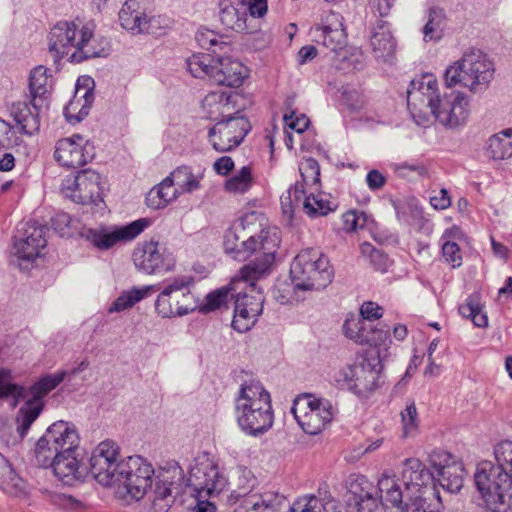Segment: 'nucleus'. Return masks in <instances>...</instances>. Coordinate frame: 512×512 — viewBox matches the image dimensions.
Wrapping results in <instances>:
<instances>
[{"instance_id":"nucleus-1","label":"nucleus","mask_w":512,"mask_h":512,"mask_svg":"<svg viewBox=\"0 0 512 512\" xmlns=\"http://www.w3.org/2000/svg\"><path fill=\"white\" fill-rule=\"evenodd\" d=\"M90 470L99 484L114 488L120 498L140 500L147 496L154 512H167L184 485V473L177 464L155 472L141 456L121 458L119 446L112 440L94 448Z\"/></svg>"},{"instance_id":"nucleus-2","label":"nucleus","mask_w":512,"mask_h":512,"mask_svg":"<svg viewBox=\"0 0 512 512\" xmlns=\"http://www.w3.org/2000/svg\"><path fill=\"white\" fill-rule=\"evenodd\" d=\"M254 220L255 216L251 214L234 222L226 231L223 241L225 252L237 261H245L257 254L255 260L241 268L234 277V281L249 282L252 291L255 290V281L270 271L281 242L278 228H264L256 233Z\"/></svg>"},{"instance_id":"nucleus-3","label":"nucleus","mask_w":512,"mask_h":512,"mask_svg":"<svg viewBox=\"0 0 512 512\" xmlns=\"http://www.w3.org/2000/svg\"><path fill=\"white\" fill-rule=\"evenodd\" d=\"M442 89L432 74L412 80L407 90L408 106L427 107L435 120L446 129H458L468 122L470 101L468 96L458 90Z\"/></svg>"},{"instance_id":"nucleus-4","label":"nucleus","mask_w":512,"mask_h":512,"mask_svg":"<svg viewBox=\"0 0 512 512\" xmlns=\"http://www.w3.org/2000/svg\"><path fill=\"white\" fill-rule=\"evenodd\" d=\"M402 478L392 471H384L377 487L365 476H356L346 494L347 512H376L380 506L398 508L401 512H417L411 502Z\"/></svg>"},{"instance_id":"nucleus-5","label":"nucleus","mask_w":512,"mask_h":512,"mask_svg":"<svg viewBox=\"0 0 512 512\" xmlns=\"http://www.w3.org/2000/svg\"><path fill=\"white\" fill-rule=\"evenodd\" d=\"M65 375V371L46 375L27 390L12 382L9 370L0 369V405L7 402L11 408H15L20 400L26 399L17 417L20 438H24L32 423L40 415L43 409L42 398L55 389L64 380Z\"/></svg>"},{"instance_id":"nucleus-6","label":"nucleus","mask_w":512,"mask_h":512,"mask_svg":"<svg viewBox=\"0 0 512 512\" xmlns=\"http://www.w3.org/2000/svg\"><path fill=\"white\" fill-rule=\"evenodd\" d=\"M234 403L237 423L247 435H262L272 427L274 414L271 397L260 381H244Z\"/></svg>"},{"instance_id":"nucleus-7","label":"nucleus","mask_w":512,"mask_h":512,"mask_svg":"<svg viewBox=\"0 0 512 512\" xmlns=\"http://www.w3.org/2000/svg\"><path fill=\"white\" fill-rule=\"evenodd\" d=\"M241 283L246 284V290L249 292L243 294L239 292L236 296L232 327L242 333L248 331L254 325L263 310L264 297L261 289L256 284L255 290L252 291L249 282L234 281L233 278L228 286L221 287L206 296V302L202 310L205 312L214 311L226 304L230 296H233L231 292L235 290L234 286Z\"/></svg>"},{"instance_id":"nucleus-8","label":"nucleus","mask_w":512,"mask_h":512,"mask_svg":"<svg viewBox=\"0 0 512 512\" xmlns=\"http://www.w3.org/2000/svg\"><path fill=\"white\" fill-rule=\"evenodd\" d=\"M494 77V66L486 54L477 49L466 51L444 72L447 87L461 85L473 93L484 91Z\"/></svg>"},{"instance_id":"nucleus-9","label":"nucleus","mask_w":512,"mask_h":512,"mask_svg":"<svg viewBox=\"0 0 512 512\" xmlns=\"http://www.w3.org/2000/svg\"><path fill=\"white\" fill-rule=\"evenodd\" d=\"M401 478L411 502L416 504L417 512H440L441 496L436 488L433 473L417 458L404 461Z\"/></svg>"},{"instance_id":"nucleus-10","label":"nucleus","mask_w":512,"mask_h":512,"mask_svg":"<svg viewBox=\"0 0 512 512\" xmlns=\"http://www.w3.org/2000/svg\"><path fill=\"white\" fill-rule=\"evenodd\" d=\"M290 277L295 290L319 291L333 280L334 270L326 255L320 250H301L290 266Z\"/></svg>"},{"instance_id":"nucleus-11","label":"nucleus","mask_w":512,"mask_h":512,"mask_svg":"<svg viewBox=\"0 0 512 512\" xmlns=\"http://www.w3.org/2000/svg\"><path fill=\"white\" fill-rule=\"evenodd\" d=\"M477 490L491 512L512 510V475L489 461L478 464L474 475Z\"/></svg>"},{"instance_id":"nucleus-12","label":"nucleus","mask_w":512,"mask_h":512,"mask_svg":"<svg viewBox=\"0 0 512 512\" xmlns=\"http://www.w3.org/2000/svg\"><path fill=\"white\" fill-rule=\"evenodd\" d=\"M379 356H360L352 364L339 369L333 379L340 389H346L357 396L365 395L378 387L382 370Z\"/></svg>"},{"instance_id":"nucleus-13","label":"nucleus","mask_w":512,"mask_h":512,"mask_svg":"<svg viewBox=\"0 0 512 512\" xmlns=\"http://www.w3.org/2000/svg\"><path fill=\"white\" fill-rule=\"evenodd\" d=\"M80 436L71 422L59 420L51 424L37 441L34 449L36 464L46 468L56 453H68L79 448Z\"/></svg>"},{"instance_id":"nucleus-14","label":"nucleus","mask_w":512,"mask_h":512,"mask_svg":"<svg viewBox=\"0 0 512 512\" xmlns=\"http://www.w3.org/2000/svg\"><path fill=\"white\" fill-rule=\"evenodd\" d=\"M194 277L178 276L167 284L158 295L155 302L157 313L163 318L184 316L198 307V299L190 291Z\"/></svg>"},{"instance_id":"nucleus-15","label":"nucleus","mask_w":512,"mask_h":512,"mask_svg":"<svg viewBox=\"0 0 512 512\" xmlns=\"http://www.w3.org/2000/svg\"><path fill=\"white\" fill-rule=\"evenodd\" d=\"M337 408L325 398L304 394L295 398L291 413L303 431L317 435L332 421Z\"/></svg>"},{"instance_id":"nucleus-16","label":"nucleus","mask_w":512,"mask_h":512,"mask_svg":"<svg viewBox=\"0 0 512 512\" xmlns=\"http://www.w3.org/2000/svg\"><path fill=\"white\" fill-rule=\"evenodd\" d=\"M46 231V226L38 225L36 222L28 221L19 225V235L15 236L13 250L21 270H28L34 260L41 255V251L47 245Z\"/></svg>"},{"instance_id":"nucleus-17","label":"nucleus","mask_w":512,"mask_h":512,"mask_svg":"<svg viewBox=\"0 0 512 512\" xmlns=\"http://www.w3.org/2000/svg\"><path fill=\"white\" fill-rule=\"evenodd\" d=\"M150 225V219L140 218L124 226L88 228L83 232V237L97 249L108 250L117 243L135 239Z\"/></svg>"},{"instance_id":"nucleus-18","label":"nucleus","mask_w":512,"mask_h":512,"mask_svg":"<svg viewBox=\"0 0 512 512\" xmlns=\"http://www.w3.org/2000/svg\"><path fill=\"white\" fill-rule=\"evenodd\" d=\"M228 481L218 465L207 454L195 459L190 470L189 484L198 497H213L224 490Z\"/></svg>"},{"instance_id":"nucleus-19","label":"nucleus","mask_w":512,"mask_h":512,"mask_svg":"<svg viewBox=\"0 0 512 512\" xmlns=\"http://www.w3.org/2000/svg\"><path fill=\"white\" fill-rule=\"evenodd\" d=\"M61 191L66 198L79 204L98 205L103 201L100 175L94 170L85 169L75 176H67L61 184Z\"/></svg>"},{"instance_id":"nucleus-20","label":"nucleus","mask_w":512,"mask_h":512,"mask_svg":"<svg viewBox=\"0 0 512 512\" xmlns=\"http://www.w3.org/2000/svg\"><path fill=\"white\" fill-rule=\"evenodd\" d=\"M132 259L136 268L146 274L171 271L176 263L173 253L164 244L154 240L138 243Z\"/></svg>"},{"instance_id":"nucleus-21","label":"nucleus","mask_w":512,"mask_h":512,"mask_svg":"<svg viewBox=\"0 0 512 512\" xmlns=\"http://www.w3.org/2000/svg\"><path fill=\"white\" fill-rule=\"evenodd\" d=\"M250 130L248 119L237 113L217 121L209 130V141L218 152H226L237 147Z\"/></svg>"},{"instance_id":"nucleus-22","label":"nucleus","mask_w":512,"mask_h":512,"mask_svg":"<svg viewBox=\"0 0 512 512\" xmlns=\"http://www.w3.org/2000/svg\"><path fill=\"white\" fill-rule=\"evenodd\" d=\"M429 463L437 472V481L443 490L453 494L462 489L465 469L452 454L440 449L433 450L429 454Z\"/></svg>"},{"instance_id":"nucleus-23","label":"nucleus","mask_w":512,"mask_h":512,"mask_svg":"<svg viewBox=\"0 0 512 512\" xmlns=\"http://www.w3.org/2000/svg\"><path fill=\"white\" fill-rule=\"evenodd\" d=\"M301 181H297L290 187L287 195L281 196V205L285 214L292 213V202L302 199L308 190H319L320 188V167L313 158L303 159L299 164Z\"/></svg>"},{"instance_id":"nucleus-24","label":"nucleus","mask_w":512,"mask_h":512,"mask_svg":"<svg viewBox=\"0 0 512 512\" xmlns=\"http://www.w3.org/2000/svg\"><path fill=\"white\" fill-rule=\"evenodd\" d=\"M93 157V147L81 135L63 138L56 143L54 158L61 166L77 168Z\"/></svg>"},{"instance_id":"nucleus-25","label":"nucleus","mask_w":512,"mask_h":512,"mask_svg":"<svg viewBox=\"0 0 512 512\" xmlns=\"http://www.w3.org/2000/svg\"><path fill=\"white\" fill-rule=\"evenodd\" d=\"M121 26L133 34H158L162 22L161 17L147 18L139 0H127L120 12Z\"/></svg>"},{"instance_id":"nucleus-26","label":"nucleus","mask_w":512,"mask_h":512,"mask_svg":"<svg viewBox=\"0 0 512 512\" xmlns=\"http://www.w3.org/2000/svg\"><path fill=\"white\" fill-rule=\"evenodd\" d=\"M109 52L110 41L102 35H96L89 25H84L79 29V39L70 54V62L81 63L92 58L107 57Z\"/></svg>"},{"instance_id":"nucleus-27","label":"nucleus","mask_w":512,"mask_h":512,"mask_svg":"<svg viewBox=\"0 0 512 512\" xmlns=\"http://www.w3.org/2000/svg\"><path fill=\"white\" fill-rule=\"evenodd\" d=\"M79 39V29L73 21H59L50 30L48 36L49 52L53 55L54 62L68 56L76 48Z\"/></svg>"},{"instance_id":"nucleus-28","label":"nucleus","mask_w":512,"mask_h":512,"mask_svg":"<svg viewBox=\"0 0 512 512\" xmlns=\"http://www.w3.org/2000/svg\"><path fill=\"white\" fill-rule=\"evenodd\" d=\"M317 41L333 52L342 50L347 44L343 17L332 10L322 14L321 23L316 27Z\"/></svg>"},{"instance_id":"nucleus-29","label":"nucleus","mask_w":512,"mask_h":512,"mask_svg":"<svg viewBox=\"0 0 512 512\" xmlns=\"http://www.w3.org/2000/svg\"><path fill=\"white\" fill-rule=\"evenodd\" d=\"M80 457L79 448L68 453H56L46 468H52L54 475L63 484L73 485L83 476L84 468Z\"/></svg>"},{"instance_id":"nucleus-30","label":"nucleus","mask_w":512,"mask_h":512,"mask_svg":"<svg viewBox=\"0 0 512 512\" xmlns=\"http://www.w3.org/2000/svg\"><path fill=\"white\" fill-rule=\"evenodd\" d=\"M211 81L227 87H239L248 75V70L240 61L231 57H218L213 62Z\"/></svg>"},{"instance_id":"nucleus-31","label":"nucleus","mask_w":512,"mask_h":512,"mask_svg":"<svg viewBox=\"0 0 512 512\" xmlns=\"http://www.w3.org/2000/svg\"><path fill=\"white\" fill-rule=\"evenodd\" d=\"M45 104L38 101H19L10 107V115L15 120L20 132L32 136L39 132L41 121L40 112Z\"/></svg>"},{"instance_id":"nucleus-32","label":"nucleus","mask_w":512,"mask_h":512,"mask_svg":"<svg viewBox=\"0 0 512 512\" xmlns=\"http://www.w3.org/2000/svg\"><path fill=\"white\" fill-rule=\"evenodd\" d=\"M219 19L227 29L239 33L246 32L247 0H219Z\"/></svg>"},{"instance_id":"nucleus-33","label":"nucleus","mask_w":512,"mask_h":512,"mask_svg":"<svg viewBox=\"0 0 512 512\" xmlns=\"http://www.w3.org/2000/svg\"><path fill=\"white\" fill-rule=\"evenodd\" d=\"M370 47L374 57L388 61L394 54L396 43L387 21L378 20L371 28Z\"/></svg>"},{"instance_id":"nucleus-34","label":"nucleus","mask_w":512,"mask_h":512,"mask_svg":"<svg viewBox=\"0 0 512 512\" xmlns=\"http://www.w3.org/2000/svg\"><path fill=\"white\" fill-rule=\"evenodd\" d=\"M234 95L224 90L208 93L202 101V108L206 117L218 121L231 115V103Z\"/></svg>"},{"instance_id":"nucleus-35","label":"nucleus","mask_w":512,"mask_h":512,"mask_svg":"<svg viewBox=\"0 0 512 512\" xmlns=\"http://www.w3.org/2000/svg\"><path fill=\"white\" fill-rule=\"evenodd\" d=\"M159 285H146L124 290L108 308L109 313H118L132 308L136 303L159 291Z\"/></svg>"},{"instance_id":"nucleus-36","label":"nucleus","mask_w":512,"mask_h":512,"mask_svg":"<svg viewBox=\"0 0 512 512\" xmlns=\"http://www.w3.org/2000/svg\"><path fill=\"white\" fill-rule=\"evenodd\" d=\"M318 190H308L298 202H292V206L302 204L304 212L311 218L326 216L336 209V204L329 201L326 195L318 193Z\"/></svg>"},{"instance_id":"nucleus-37","label":"nucleus","mask_w":512,"mask_h":512,"mask_svg":"<svg viewBox=\"0 0 512 512\" xmlns=\"http://www.w3.org/2000/svg\"><path fill=\"white\" fill-rule=\"evenodd\" d=\"M171 183L178 190V194L193 193L200 189L203 173H193L191 167L180 166L173 170L169 176Z\"/></svg>"},{"instance_id":"nucleus-38","label":"nucleus","mask_w":512,"mask_h":512,"mask_svg":"<svg viewBox=\"0 0 512 512\" xmlns=\"http://www.w3.org/2000/svg\"><path fill=\"white\" fill-rule=\"evenodd\" d=\"M52 87L51 76L48 75V69L39 65L31 70L29 76V92L33 101H38L46 105L47 94Z\"/></svg>"},{"instance_id":"nucleus-39","label":"nucleus","mask_w":512,"mask_h":512,"mask_svg":"<svg viewBox=\"0 0 512 512\" xmlns=\"http://www.w3.org/2000/svg\"><path fill=\"white\" fill-rule=\"evenodd\" d=\"M81 89H77L73 101L65 108V117L71 124L82 121L88 114L94 100V94L91 89H83V94L79 96Z\"/></svg>"},{"instance_id":"nucleus-40","label":"nucleus","mask_w":512,"mask_h":512,"mask_svg":"<svg viewBox=\"0 0 512 512\" xmlns=\"http://www.w3.org/2000/svg\"><path fill=\"white\" fill-rule=\"evenodd\" d=\"M0 489L11 497L24 499L28 496L26 482L8 464L1 467Z\"/></svg>"},{"instance_id":"nucleus-41","label":"nucleus","mask_w":512,"mask_h":512,"mask_svg":"<svg viewBox=\"0 0 512 512\" xmlns=\"http://www.w3.org/2000/svg\"><path fill=\"white\" fill-rule=\"evenodd\" d=\"M279 504L278 495L271 493L255 494L243 499L234 512H274Z\"/></svg>"},{"instance_id":"nucleus-42","label":"nucleus","mask_w":512,"mask_h":512,"mask_svg":"<svg viewBox=\"0 0 512 512\" xmlns=\"http://www.w3.org/2000/svg\"><path fill=\"white\" fill-rule=\"evenodd\" d=\"M511 128L504 129L492 135L486 145L487 155L494 160H504L512 157Z\"/></svg>"},{"instance_id":"nucleus-43","label":"nucleus","mask_w":512,"mask_h":512,"mask_svg":"<svg viewBox=\"0 0 512 512\" xmlns=\"http://www.w3.org/2000/svg\"><path fill=\"white\" fill-rule=\"evenodd\" d=\"M179 196L170 179L166 177L160 184L153 187L146 196V203L152 209H162Z\"/></svg>"},{"instance_id":"nucleus-44","label":"nucleus","mask_w":512,"mask_h":512,"mask_svg":"<svg viewBox=\"0 0 512 512\" xmlns=\"http://www.w3.org/2000/svg\"><path fill=\"white\" fill-rule=\"evenodd\" d=\"M235 489L231 492V499L238 501L253 495L252 491L257 484V479L250 469L245 466H237L233 471Z\"/></svg>"},{"instance_id":"nucleus-45","label":"nucleus","mask_w":512,"mask_h":512,"mask_svg":"<svg viewBox=\"0 0 512 512\" xmlns=\"http://www.w3.org/2000/svg\"><path fill=\"white\" fill-rule=\"evenodd\" d=\"M365 333H367V335H365L367 337V341H363V345L366 344L377 348V352L375 354L368 353L367 355L379 356L380 359L385 357L388 350V345L391 342L389 339V326L383 323H378L376 326H373L370 323L368 330Z\"/></svg>"},{"instance_id":"nucleus-46","label":"nucleus","mask_w":512,"mask_h":512,"mask_svg":"<svg viewBox=\"0 0 512 512\" xmlns=\"http://www.w3.org/2000/svg\"><path fill=\"white\" fill-rule=\"evenodd\" d=\"M446 27V15L443 9L434 7L429 9L427 22L423 27L424 40L438 41L443 37Z\"/></svg>"},{"instance_id":"nucleus-47","label":"nucleus","mask_w":512,"mask_h":512,"mask_svg":"<svg viewBox=\"0 0 512 512\" xmlns=\"http://www.w3.org/2000/svg\"><path fill=\"white\" fill-rule=\"evenodd\" d=\"M255 180L250 166H243L224 183V189L231 194H245L254 185Z\"/></svg>"},{"instance_id":"nucleus-48","label":"nucleus","mask_w":512,"mask_h":512,"mask_svg":"<svg viewBox=\"0 0 512 512\" xmlns=\"http://www.w3.org/2000/svg\"><path fill=\"white\" fill-rule=\"evenodd\" d=\"M458 233V228L453 227L446 229L441 237L442 255L446 262L450 263L453 268L462 264V255L459 245L452 239Z\"/></svg>"},{"instance_id":"nucleus-49","label":"nucleus","mask_w":512,"mask_h":512,"mask_svg":"<svg viewBox=\"0 0 512 512\" xmlns=\"http://www.w3.org/2000/svg\"><path fill=\"white\" fill-rule=\"evenodd\" d=\"M195 39L200 47L211 50L214 54L219 51H226L230 48L227 38L217 34L213 30L201 28L197 31Z\"/></svg>"},{"instance_id":"nucleus-50","label":"nucleus","mask_w":512,"mask_h":512,"mask_svg":"<svg viewBox=\"0 0 512 512\" xmlns=\"http://www.w3.org/2000/svg\"><path fill=\"white\" fill-rule=\"evenodd\" d=\"M369 324L359 315L350 314L346 317L342 330L345 337L357 344L363 345V341H367L365 336L367 333L365 332L368 330Z\"/></svg>"},{"instance_id":"nucleus-51","label":"nucleus","mask_w":512,"mask_h":512,"mask_svg":"<svg viewBox=\"0 0 512 512\" xmlns=\"http://www.w3.org/2000/svg\"><path fill=\"white\" fill-rule=\"evenodd\" d=\"M459 313L470 318L477 327H485L488 324L487 315L482 311L478 295H471L466 302L459 307Z\"/></svg>"},{"instance_id":"nucleus-52","label":"nucleus","mask_w":512,"mask_h":512,"mask_svg":"<svg viewBox=\"0 0 512 512\" xmlns=\"http://www.w3.org/2000/svg\"><path fill=\"white\" fill-rule=\"evenodd\" d=\"M213 62L210 55L194 54L186 60L187 70L195 78L208 77L211 80Z\"/></svg>"},{"instance_id":"nucleus-53","label":"nucleus","mask_w":512,"mask_h":512,"mask_svg":"<svg viewBox=\"0 0 512 512\" xmlns=\"http://www.w3.org/2000/svg\"><path fill=\"white\" fill-rule=\"evenodd\" d=\"M328 508L335 509L333 502L324 503L314 495L298 498L291 506L290 512H327Z\"/></svg>"},{"instance_id":"nucleus-54","label":"nucleus","mask_w":512,"mask_h":512,"mask_svg":"<svg viewBox=\"0 0 512 512\" xmlns=\"http://www.w3.org/2000/svg\"><path fill=\"white\" fill-rule=\"evenodd\" d=\"M403 435L413 437L418 431V413L414 402L409 403L401 412Z\"/></svg>"},{"instance_id":"nucleus-55","label":"nucleus","mask_w":512,"mask_h":512,"mask_svg":"<svg viewBox=\"0 0 512 512\" xmlns=\"http://www.w3.org/2000/svg\"><path fill=\"white\" fill-rule=\"evenodd\" d=\"M494 456L497 464L504 471H512V441L505 440L498 443L494 448Z\"/></svg>"},{"instance_id":"nucleus-56","label":"nucleus","mask_w":512,"mask_h":512,"mask_svg":"<svg viewBox=\"0 0 512 512\" xmlns=\"http://www.w3.org/2000/svg\"><path fill=\"white\" fill-rule=\"evenodd\" d=\"M362 254L367 255L371 265L381 272H386L389 266V259L380 250L374 248L370 243H364L361 246Z\"/></svg>"},{"instance_id":"nucleus-57","label":"nucleus","mask_w":512,"mask_h":512,"mask_svg":"<svg viewBox=\"0 0 512 512\" xmlns=\"http://www.w3.org/2000/svg\"><path fill=\"white\" fill-rule=\"evenodd\" d=\"M343 102L354 111L362 109L365 105L366 99L364 95L356 89L346 88L342 92Z\"/></svg>"},{"instance_id":"nucleus-58","label":"nucleus","mask_w":512,"mask_h":512,"mask_svg":"<svg viewBox=\"0 0 512 512\" xmlns=\"http://www.w3.org/2000/svg\"><path fill=\"white\" fill-rule=\"evenodd\" d=\"M285 124L298 133L304 132L309 126V119L304 114L297 115L295 111L286 112L283 116Z\"/></svg>"},{"instance_id":"nucleus-59","label":"nucleus","mask_w":512,"mask_h":512,"mask_svg":"<svg viewBox=\"0 0 512 512\" xmlns=\"http://www.w3.org/2000/svg\"><path fill=\"white\" fill-rule=\"evenodd\" d=\"M392 169L401 177L408 176L409 172H415L418 175H424L426 173V168L417 162L395 163L392 165Z\"/></svg>"},{"instance_id":"nucleus-60","label":"nucleus","mask_w":512,"mask_h":512,"mask_svg":"<svg viewBox=\"0 0 512 512\" xmlns=\"http://www.w3.org/2000/svg\"><path fill=\"white\" fill-rule=\"evenodd\" d=\"M396 213L399 219L409 222L408 210L412 217H419L422 214V209L415 203L414 200L406 203H399L395 205Z\"/></svg>"},{"instance_id":"nucleus-61","label":"nucleus","mask_w":512,"mask_h":512,"mask_svg":"<svg viewBox=\"0 0 512 512\" xmlns=\"http://www.w3.org/2000/svg\"><path fill=\"white\" fill-rule=\"evenodd\" d=\"M383 309L375 302H364L360 308V317L366 322L370 323L372 320H377L382 317Z\"/></svg>"},{"instance_id":"nucleus-62","label":"nucleus","mask_w":512,"mask_h":512,"mask_svg":"<svg viewBox=\"0 0 512 512\" xmlns=\"http://www.w3.org/2000/svg\"><path fill=\"white\" fill-rule=\"evenodd\" d=\"M296 291L297 290L294 289V286L291 287L288 284L282 283L275 288L273 296L277 302L287 304L291 303L293 300H297V298L294 297V293Z\"/></svg>"},{"instance_id":"nucleus-63","label":"nucleus","mask_w":512,"mask_h":512,"mask_svg":"<svg viewBox=\"0 0 512 512\" xmlns=\"http://www.w3.org/2000/svg\"><path fill=\"white\" fill-rule=\"evenodd\" d=\"M344 228L347 231H355L362 228L365 224V216L363 213L349 211L343 215Z\"/></svg>"},{"instance_id":"nucleus-64","label":"nucleus","mask_w":512,"mask_h":512,"mask_svg":"<svg viewBox=\"0 0 512 512\" xmlns=\"http://www.w3.org/2000/svg\"><path fill=\"white\" fill-rule=\"evenodd\" d=\"M429 201L436 210H445L451 206V198L444 188L440 189L436 195L431 196Z\"/></svg>"}]
</instances>
